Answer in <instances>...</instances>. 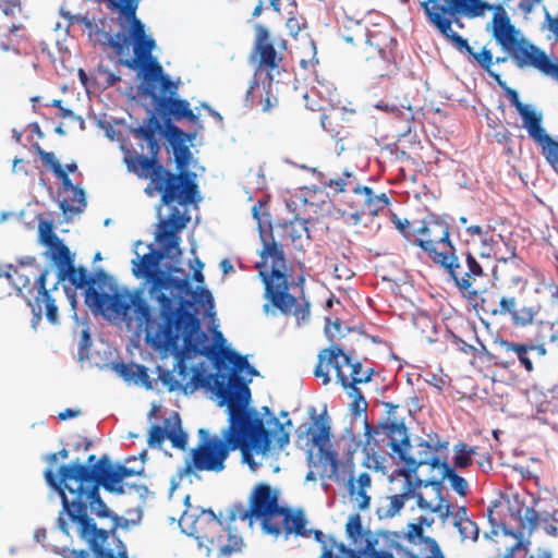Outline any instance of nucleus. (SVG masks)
Returning <instances> with one entry per match:
<instances>
[{"label":"nucleus","mask_w":558,"mask_h":558,"mask_svg":"<svg viewBox=\"0 0 558 558\" xmlns=\"http://www.w3.org/2000/svg\"><path fill=\"white\" fill-rule=\"evenodd\" d=\"M140 1L112 2L119 9V25L125 32H118L112 35L97 28L94 33L96 41L104 49H111L122 65L136 66L141 59L153 54L156 48L155 39L146 34L144 23L136 15Z\"/></svg>","instance_id":"8"},{"label":"nucleus","mask_w":558,"mask_h":558,"mask_svg":"<svg viewBox=\"0 0 558 558\" xmlns=\"http://www.w3.org/2000/svg\"><path fill=\"white\" fill-rule=\"evenodd\" d=\"M53 551L63 558H89V554L87 550L81 549H70L68 547L59 548L54 547Z\"/></svg>","instance_id":"55"},{"label":"nucleus","mask_w":558,"mask_h":558,"mask_svg":"<svg viewBox=\"0 0 558 558\" xmlns=\"http://www.w3.org/2000/svg\"><path fill=\"white\" fill-rule=\"evenodd\" d=\"M413 500L421 510L436 513L444 523L453 514L452 505L442 497L440 481L429 480L423 490L415 492Z\"/></svg>","instance_id":"23"},{"label":"nucleus","mask_w":558,"mask_h":558,"mask_svg":"<svg viewBox=\"0 0 558 558\" xmlns=\"http://www.w3.org/2000/svg\"><path fill=\"white\" fill-rule=\"evenodd\" d=\"M217 397L220 399L219 405L227 404L228 426L221 432V437H209L206 429L201 428L198 434L201 439L191 450V459L178 473L179 478L195 472H215L219 473L226 469V460L231 451L240 450L243 462L251 469L257 465L254 454L265 456L270 450L271 437L278 448L282 449L290 441L289 433L284 430L283 424L270 412L269 408L264 407L269 430L265 428L262 417L255 409L248 408L251 401V390L247 384H236L232 386L222 381L218 386Z\"/></svg>","instance_id":"2"},{"label":"nucleus","mask_w":558,"mask_h":558,"mask_svg":"<svg viewBox=\"0 0 558 558\" xmlns=\"http://www.w3.org/2000/svg\"><path fill=\"white\" fill-rule=\"evenodd\" d=\"M308 220L295 218L275 227L280 242H290L295 248L303 247V238L310 239Z\"/></svg>","instance_id":"30"},{"label":"nucleus","mask_w":558,"mask_h":558,"mask_svg":"<svg viewBox=\"0 0 558 558\" xmlns=\"http://www.w3.org/2000/svg\"><path fill=\"white\" fill-rule=\"evenodd\" d=\"M307 27L305 17L296 10L289 12L286 20V28L291 37L296 38L298 35Z\"/></svg>","instance_id":"49"},{"label":"nucleus","mask_w":558,"mask_h":558,"mask_svg":"<svg viewBox=\"0 0 558 558\" xmlns=\"http://www.w3.org/2000/svg\"><path fill=\"white\" fill-rule=\"evenodd\" d=\"M113 369L126 381L133 379L145 380L148 378L147 368L144 365L119 362L114 364Z\"/></svg>","instance_id":"42"},{"label":"nucleus","mask_w":558,"mask_h":558,"mask_svg":"<svg viewBox=\"0 0 558 558\" xmlns=\"http://www.w3.org/2000/svg\"><path fill=\"white\" fill-rule=\"evenodd\" d=\"M340 385L344 389H354L359 384L371 381L374 371L372 368L363 369L360 362H353L350 359L344 373H340Z\"/></svg>","instance_id":"34"},{"label":"nucleus","mask_w":558,"mask_h":558,"mask_svg":"<svg viewBox=\"0 0 558 558\" xmlns=\"http://www.w3.org/2000/svg\"><path fill=\"white\" fill-rule=\"evenodd\" d=\"M494 316L508 317L514 327L524 328L535 323L541 305L536 302L524 301L507 292L499 299L498 307L489 311Z\"/></svg>","instance_id":"21"},{"label":"nucleus","mask_w":558,"mask_h":558,"mask_svg":"<svg viewBox=\"0 0 558 558\" xmlns=\"http://www.w3.org/2000/svg\"><path fill=\"white\" fill-rule=\"evenodd\" d=\"M330 438V427L323 421L316 418L311 425L300 426L298 429V440L300 446L318 448L320 460L329 465L328 477L338 480L339 460L336 450L325 449Z\"/></svg>","instance_id":"19"},{"label":"nucleus","mask_w":558,"mask_h":558,"mask_svg":"<svg viewBox=\"0 0 558 558\" xmlns=\"http://www.w3.org/2000/svg\"><path fill=\"white\" fill-rule=\"evenodd\" d=\"M433 522H434L433 519H428L426 517H421L418 519L417 523H409L408 524V530L404 534V537L410 543H413V544L418 543L420 541L423 539V533H424L423 525L430 526L433 524Z\"/></svg>","instance_id":"48"},{"label":"nucleus","mask_w":558,"mask_h":558,"mask_svg":"<svg viewBox=\"0 0 558 558\" xmlns=\"http://www.w3.org/2000/svg\"><path fill=\"white\" fill-rule=\"evenodd\" d=\"M50 274L48 268H45L38 276L33 275L35 286L32 283V276L27 274L25 267L9 265L7 271L0 274V299L10 296V288H14L19 295H24V291L32 293L36 289L37 294L34 300H28L27 304L31 306L33 315L36 320L41 318L45 313L46 318L51 324L59 323L58 306L56 300L51 295V291L58 289L59 281L54 282L51 288H47L46 281Z\"/></svg>","instance_id":"12"},{"label":"nucleus","mask_w":558,"mask_h":558,"mask_svg":"<svg viewBox=\"0 0 558 558\" xmlns=\"http://www.w3.org/2000/svg\"><path fill=\"white\" fill-rule=\"evenodd\" d=\"M345 532L349 538H351L354 543L359 541V538L363 535V527L361 518L359 514L351 515L345 524Z\"/></svg>","instance_id":"53"},{"label":"nucleus","mask_w":558,"mask_h":558,"mask_svg":"<svg viewBox=\"0 0 558 558\" xmlns=\"http://www.w3.org/2000/svg\"><path fill=\"white\" fill-rule=\"evenodd\" d=\"M34 147L41 162L50 168L61 181V193L64 196L59 202V207L62 213L65 216L83 213L87 205L84 190L72 183L69 174L63 170L53 153L44 150L38 144H35Z\"/></svg>","instance_id":"17"},{"label":"nucleus","mask_w":558,"mask_h":558,"mask_svg":"<svg viewBox=\"0 0 558 558\" xmlns=\"http://www.w3.org/2000/svg\"><path fill=\"white\" fill-rule=\"evenodd\" d=\"M3 3V15L15 16L16 13H21L22 7L20 0H1Z\"/></svg>","instance_id":"58"},{"label":"nucleus","mask_w":558,"mask_h":558,"mask_svg":"<svg viewBox=\"0 0 558 558\" xmlns=\"http://www.w3.org/2000/svg\"><path fill=\"white\" fill-rule=\"evenodd\" d=\"M495 365L509 369L515 365L514 342L499 339L495 341Z\"/></svg>","instance_id":"38"},{"label":"nucleus","mask_w":558,"mask_h":558,"mask_svg":"<svg viewBox=\"0 0 558 558\" xmlns=\"http://www.w3.org/2000/svg\"><path fill=\"white\" fill-rule=\"evenodd\" d=\"M506 96L521 117V126L527 136L541 148L542 155L548 163L558 156V142L554 140L544 126V114L535 106L523 104L519 94L511 87H506Z\"/></svg>","instance_id":"14"},{"label":"nucleus","mask_w":558,"mask_h":558,"mask_svg":"<svg viewBox=\"0 0 558 558\" xmlns=\"http://www.w3.org/2000/svg\"><path fill=\"white\" fill-rule=\"evenodd\" d=\"M473 59L485 70L488 72V74L501 86L505 90L507 86V83L501 81V77L499 74L493 72L490 70L493 65V54L490 50L486 49L485 47L482 49L481 52H475L472 49V53H469Z\"/></svg>","instance_id":"44"},{"label":"nucleus","mask_w":558,"mask_h":558,"mask_svg":"<svg viewBox=\"0 0 558 558\" xmlns=\"http://www.w3.org/2000/svg\"><path fill=\"white\" fill-rule=\"evenodd\" d=\"M342 38L351 45H363L364 57L369 69L383 75V71L391 63L392 53L390 49L380 47V40L377 35H368L367 27L361 22L352 26H345Z\"/></svg>","instance_id":"18"},{"label":"nucleus","mask_w":558,"mask_h":558,"mask_svg":"<svg viewBox=\"0 0 558 558\" xmlns=\"http://www.w3.org/2000/svg\"><path fill=\"white\" fill-rule=\"evenodd\" d=\"M44 476L61 498L57 522L63 534L70 536L72 523L88 543L94 558H129L126 546L113 532L118 517L99 495L100 486L110 493H124L119 471L106 456L92 468L76 460L62 464L58 474L49 468Z\"/></svg>","instance_id":"1"},{"label":"nucleus","mask_w":558,"mask_h":558,"mask_svg":"<svg viewBox=\"0 0 558 558\" xmlns=\"http://www.w3.org/2000/svg\"><path fill=\"white\" fill-rule=\"evenodd\" d=\"M170 423L171 418L165 421L163 428L160 425H153L149 428L147 444L150 448L159 447L162 445L165 439H168Z\"/></svg>","instance_id":"47"},{"label":"nucleus","mask_w":558,"mask_h":558,"mask_svg":"<svg viewBox=\"0 0 558 558\" xmlns=\"http://www.w3.org/2000/svg\"><path fill=\"white\" fill-rule=\"evenodd\" d=\"M393 222H395V226L396 228L399 230V232L408 240V241H413V239L415 238V233H414V230H412L411 228V223L409 220L407 219H400V218H395L393 219Z\"/></svg>","instance_id":"54"},{"label":"nucleus","mask_w":558,"mask_h":558,"mask_svg":"<svg viewBox=\"0 0 558 558\" xmlns=\"http://www.w3.org/2000/svg\"><path fill=\"white\" fill-rule=\"evenodd\" d=\"M412 244L420 247L436 266L456 247L450 239V227L441 218L430 215L414 229Z\"/></svg>","instance_id":"15"},{"label":"nucleus","mask_w":558,"mask_h":558,"mask_svg":"<svg viewBox=\"0 0 558 558\" xmlns=\"http://www.w3.org/2000/svg\"><path fill=\"white\" fill-rule=\"evenodd\" d=\"M190 218L180 213L177 207H173L168 219L159 223L161 235H173L185 228Z\"/></svg>","instance_id":"39"},{"label":"nucleus","mask_w":558,"mask_h":558,"mask_svg":"<svg viewBox=\"0 0 558 558\" xmlns=\"http://www.w3.org/2000/svg\"><path fill=\"white\" fill-rule=\"evenodd\" d=\"M350 397L353 398L352 407L355 412L366 410L367 403L359 388L351 389Z\"/></svg>","instance_id":"57"},{"label":"nucleus","mask_w":558,"mask_h":558,"mask_svg":"<svg viewBox=\"0 0 558 558\" xmlns=\"http://www.w3.org/2000/svg\"><path fill=\"white\" fill-rule=\"evenodd\" d=\"M375 108L383 110L388 113L398 114L401 113L400 108L396 104H389L385 100H380L375 105Z\"/></svg>","instance_id":"63"},{"label":"nucleus","mask_w":558,"mask_h":558,"mask_svg":"<svg viewBox=\"0 0 558 558\" xmlns=\"http://www.w3.org/2000/svg\"><path fill=\"white\" fill-rule=\"evenodd\" d=\"M255 40L253 52L257 56V65L267 74L278 69L283 61V52L287 50V41L283 38H274L269 29L260 24L254 25Z\"/></svg>","instance_id":"20"},{"label":"nucleus","mask_w":558,"mask_h":558,"mask_svg":"<svg viewBox=\"0 0 558 558\" xmlns=\"http://www.w3.org/2000/svg\"><path fill=\"white\" fill-rule=\"evenodd\" d=\"M342 114L335 110L323 114L320 118V124L323 129L336 141H343L349 136V131L342 124Z\"/></svg>","instance_id":"37"},{"label":"nucleus","mask_w":558,"mask_h":558,"mask_svg":"<svg viewBox=\"0 0 558 558\" xmlns=\"http://www.w3.org/2000/svg\"><path fill=\"white\" fill-rule=\"evenodd\" d=\"M190 329L191 333L190 330H179L178 337L171 345L159 344L155 333L144 329L147 341H150L157 349L169 351L175 355L174 369L166 371L160 375L162 384L169 391L181 389L187 395L203 387L213 390L217 396L221 381L233 387L234 380L236 387H240V384L248 385L250 381L240 375L242 372L257 374L246 356L228 348L217 351L216 347L208 342V337L201 329L198 319L197 327Z\"/></svg>","instance_id":"3"},{"label":"nucleus","mask_w":558,"mask_h":558,"mask_svg":"<svg viewBox=\"0 0 558 558\" xmlns=\"http://www.w3.org/2000/svg\"><path fill=\"white\" fill-rule=\"evenodd\" d=\"M494 137L498 144L506 145L511 142L512 134L509 130L502 128L500 131L495 133Z\"/></svg>","instance_id":"64"},{"label":"nucleus","mask_w":558,"mask_h":558,"mask_svg":"<svg viewBox=\"0 0 558 558\" xmlns=\"http://www.w3.org/2000/svg\"><path fill=\"white\" fill-rule=\"evenodd\" d=\"M68 280L76 289L86 288L85 302L94 311L112 319H119L130 327V317L128 311L135 306L140 317L144 318L147 314V307L136 294H129L126 289H116L112 294L98 292L95 289L97 283L102 288L109 280V276L99 269L95 276H89L84 267H75L71 264L65 268Z\"/></svg>","instance_id":"10"},{"label":"nucleus","mask_w":558,"mask_h":558,"mask_svg":"<svg viewBox=\"0 0 558 558\" xmlns=\"http://www.w3.org/2000/svg\"><path fill=\"white\" fill-rule=\"evenodd\" d=\"M260 101L263 111H270L278 104L277 98L271 97L269 89L265 90V98H263Z\"/></svg>","instance_id":"62"},{"label":"nucleus","mask_w":558,"mask_h":558,"mask_svg":"<svg viewBox=\"0 0 558 558\" xmlns=\"http://www.w3.org/2000/svg\"><path fill=\"white\" fill-rule=\"evenodd\" d=\"M38 240L47 248L57 244L61 239L54 232V226L51 220H40L38 223Z\"/></svg>","instance_id":"45"},{"label":"nucleus","mask_w":558,"mask_h":558,"mask_svg":"<svg viewBox=\"0 0 558 558\" xmlns=\"http://www.w3.org/2000/svg\"><path fill=\"white\" fill-rule=\"evenodd\" d=\"M415 497V484L409 475L404 476V484L401 493L387 497V505L381 507L378 512L380 517L393 518L399 514L404 505Z\"/></svg>","instance_id":"32"},{"label":"nucleus","mask_w":558,"mask_h":558,"mask_svg":"<svg viewBox=\"0 0 558 558\" xmlns=\"http://www.w3.org/2000/svg\"><path fill=\"white\" fill-rule=\"evenodd\" d=\"M510 519L517 523L518 532L521 536L531 535L538 526L550 536H558V519L555 514L547 513L544 517L532 507L514 500L509 505Z\"/></svg>","instance_id":"22"},{"label":"nucleus","mask_w":558,"mask_h":558,"mask_svg":"<svg viewBox=\"0 0 558 558\" xmlns=\"http://www.w3.org/2000/svg\"><path fill=\"white\" fill-rule=\"evenodd\" d=\"M445 5L438 4L435 0H425L422 2L424 11L429 21L447 38L454 33L451 20L445 17L446 14L461 13L465 10V0H444Z\"/></svg>","instance_id":"25"},{"label":"nucleus","mask_w":558,"mask_h":558,"mask_svg":"<svg viewBox=\"0 0 558 558\" xmlns=\"http://www.w3.org/2000/svg\"><path fill=\"white\" fill-rule=\"evenodd\" d=\"M453 525L458 529L462 539L476 541L478 538V527L472 520L453 522Z\"/></svg>","instance_id":"52"},{"label":"nucleus","mask_w":558,"mask_h":558,"mask_svg":"<svg viewBox=\"0 0 558 558\" xmlns=\"http://www.w3.org/2000/svg\"><path fill=\"white\" fill-rule=\"evenodd\" d=\"M449 39L459 50L464 49L468 53H472V47L469 45L468 40L460 36L458 33L454 32L453 34H451Z\"/></svg>","instance_id":"61"},{"label":"nucleus","mask_w":558,"mask_h":558,"mask_svg":"<svg viewBox=\"0 0 558 558\" xmlns=\"http://www.w3.org/2000/svg\"><path fill=\"white\" fill-rule=\"evenodd\" d=\"M542 412L544 422L558 432V399L547 401Z\"/></svg>","instance_id":"51"},{"label":"nucleus","mask_w":558,"mask_h":558,"mask_svg":"<svg viewBox=\"0 0 558 558\" xmlns=\"http://www.w3.org/2000/svg\"><path fill=\"white\" fill-rule=\"evenodd\" d=\"M453 465L454 469H466L473 463V456L477 453L476 447H470L464 442H458L453 446Z\"/></svg>","instance_id":"40"},{"label":"nucleus","mask_w":558,"mask_h":558,"mask_svg":"<svg viewBox=\"0 0 558 558\" xmlns=\"http://www.w3.org/2000/svg\"><path fill=\"white\" fill-rule=\"evenodd\" d=\"M465 232L471 236L476 235L480 238L482 247L484 250L481 254L482 256H489L490 251L498 243V241L495 239V235L490 232V230H485L480 225H472L466 227Z\"/></svg>","instance_id":"41"},{"label":"nucleus","mask_w":558,"mask_h":558,"mask_svg":"<svg viewBox=\"0 0 558 558\" xmlns=\"http://www.w3.org/2000/svg\"><path fill=\"white\" fill-rule=\"evenodd\" d=\"M338 194L336 203L342 215L352 219L357 225L364 217H376L390 204L386 193H375L374 190L360 182L351 172H343L337 179H330L325 183Z\"/></svg>","instance_id":"11"},{"label":"nucleus","mask_w":558,"mask_h":558,"mask_svg":"<svg viewBox=\"0 0 558 558\" xmlns=\"http://www.w3.org/2000/svg\"><path fill=\"white\" fill-rule=\"evenodd\" d=\"M318 558H361L353 549L347 548L343 543L331 547H324Z\"/></svg>","instance_id":"50"},{"label":"nucleus","mask_w":558,"mask_h":558,"mask_svg":"<svg viewBox=\"0 0 558 558\" xmlns=\"http://www.w3.org/2000/svg\"><path fill=\"white\" fill-rule=\"evenodd\" d=\"M342 329V323L340 319H336L331 323L329 318L326 319L325 333L327 338L333 342V338L336 333H340Z\"/></svg>","instance_id":"59"},{"label":"nucleus","mask_w":558,"mask_h":558,"mask_svg":"<svg viewBox=\"0 0 558 558\" xmlns=\"http://www.w3.org/2000/svg\"><path fill=\"white\" fill-rule=\"evenodd\" d=\"M493 36L502 50L509 52L522 38L508 16L494 19Z\"/></svg>","instance_id":"33"},{"label":"nucleus","mask_w":558,"mask_h":558,"mask_svg":"<svg viewBox=\"0 0 558 558\" xmlns=\"http://www.w3.org/2000/svg\"><path fill=\"white\" fill-rule=\"evenodd\" d=\"M350 359L351 356L338 343L332 342L328 348L318 352L317 364L313 372L314 376L320 378L323 385H328L331 381L329 369L332 368L340 384V373H344Z\"/></svg>","instance_id":"24"},{"label":"nucleus","mask_w":558,"mask_h":558,"mask_svg":"<svg viewBox=\"0 0 558 558\" xmlns=\"http://www.w3.org/2000/svg\"><path fill=\"white\" fill-rule=\"evenodd\" d=\"M165 258L162 251L151 250L141 258L133 259V275L136 278H145L149 283V295L159 304V312L153 313V308L143 296L142 290L129 291V294H136L147 307L144 318L140 317L136 307L128 311L130 327L134 324L138 329H147L155 333L157 342L162 345L174 343L178 331L190 330L197 327V317L184 306L183 296L190 292L187 279L174 278L163 270L157 269L159 263Z\"/></svg>","instance_id":"6"},{"label":"nucleus","mask_w":558,"mask_h":558,"mask_svg":"<svg viewBox=\"0 0 558 558\" xmlns=\"http://www.w3.org/2000/svg\"><path fill=\"white\" fill-rule=\"evenodd\" d=\"M131 132L140 142H146L147 156L140 154L135 148H123V162L129 172L140 179L149 180L145 193L149 196L159 194L165 205L177 203L186 206L195 203L198 185L196 173L189 169L193 154L187 145L194 138V134L185 133L174 124L167 125L166 136L178 170L172 172L159 160L160 145L157 135L162 133V128L154 113Z\"/></svg>","instance_id":"4"},{"label":"nucleus","mask_w":558,"mask_h":558,"mask_svg":"<svg viewBox=\"0 0 558 558\" xmlns=\"http://www.w3.org/2000/svg\"><path fill=\"white\" fill-rule=\"evenodd\" d=\"M527 279L523 276H520V275H514V276H511L510 279H509V282H508V288L511 289L513 288L515 292H518L519 294H522L525 292L526 288H527Z\"/></svg>","instance_id":"56"},{"label":"nucleus","mask_w":558,"mask_h":558,"mask_svg":"<svg viewBox=\"0 0 558 558\" xmlns=\"http://www.w3.org/2000/svg\"><path fill=\"white\" fill-rule=\"evenodd\" d=\"M372 488V477L367 471L361 472L357 476L350 474L347 483V489L352 501H354L360 510L369 507L371 495L368 489Z\"/></svg>","instance_id":"29"},{"label":"nucleus","mask_w":558,"mask_h":558,"mask_svg":"<svg viewBox=\"0 0 558 558\" xmlns=\"http://www.w3.org/2000/svg\"><path fill=\"white\" fill-rule=\"evenodd\" d=\"M439 474V480L441 483L442 481L447 480L450 484V487L461 497H465L469 494V484L465 481L464 477L460 476L456 469L452 468L448 462L447 459L445 462L440 465V468L437 470Z\"/></svg>","instance_id":"36"},{"label":"nucleus","mask_w":558,"mask_h":558,"mask_svg":"<svg viewBox=\"0 0 558 558\" xmlns=\"http://www.w3.org/2000/svg\"><path fill=\"white\" fill-rule=\"evenodd\" d=\"M160 239L167 240V243L163 245L165 250H177L178 253L181 254V251L179 248L180 238L177 235V233H173V235H161V231H159L158 240Z\"/></svg>","instance_id":"60"},{"label":"nucleus","mask_w":558,"mask_h":558,"mask_svg":"<svg viewBox=\"0 0 558 558\" xmlns=\"http://www.w3.org/2000/svg\"><path fill=\"white\" fill-rule=\"evenodd\" d=\"M7 19H0V23H3L2 28H8L9 32L0 38V48L5 52H13L20 54L26 50L28 44V35L25 27L22 24L15 25L14 23H8Z\"/></svg>","instance_id":"31"},{"label":"nucleus","mask_w":558,"mask_h":558,"mask_svg":"<svg viewBox=\"0 0 558 558\" xmlns=\"http://www.w3.org/2000/svg\"><path fill=\"white\" fill-rule=\"evenodd\" d=\"M168 439L171 441L172 447L185 450L187 445V435L182 430L181 420L177 413H174L171 418Z\"/></svg>","instance_id":"43"},{"label":"nucleus","mask_w":558,"mask_h":558,"mask_svg":"<svg viewBox=\"0 0 558 558\" xmlns=\"http://www.w3.org/2000/svg\"><path fill=\"white\" fill-rule=\"evenodd\" d=\"M508 54L519 68L533 66L543 73L551 62L542 50L536 48L534 45L529 44L523 38L508 52Z\"/></svg>","instance_id":"27"},{"label":"nucleus","mask_w":558,"mask_h":558,"mask_svg":"<svg viewBox=\"0 0 558 558\" xmlns=\"http://www.w3.org/2000/svg\"><path fill=\"white\" fill-rule=\"evenodd\" d=\"M282 508L277 493L268 484L260 483L252 490L247 507L234 502L219 515L211 509H203L198 514L186 509L179 522L183 531L194 536L208 554L216 553L217 557L227 558L244 546L242 536L236 532L238 520L247 521L250 527L254 520H259L266 533L278 536L280 529L275 520L282 513Z\"/></svg>","instance_id":"5"},{"label":"nucleus","mask_w":558,"mask_h":558,"mask_svg":"<svg viewBox=\"0 0 558 558\" xmlns=\"http://www.w3.org/2000/svg\"><path fill=\"white\" fill-rule=\"evenodd\" d=\"M263 250L260 257L263 264L270 260V270H259L258 275L264 283V298L267 302L263 305L266 314L278 311L284 316H294L299 324L308 319L310 303L306 299L301 300L290 293L292 283L286 274L287 260L282 250V242L275 240L272 232L268 235L260 233Z\"/></svg>","instance_id":"7"},{"label":"nucleus","mask_w":558,"mask_h":558,"mask_svg":"<svg viewBox=\"0 0 558 558\" xmlns=\"http://www.w3.org/2000/svg\"><path fill=\"white\" fill-rule=\"evenodd\" d=\"M281 511L282 513L275 520L280 529V534L284 533L286 537L290 534L303 537L312 535V530L306 529L307 520L302 510H292L283 507Z\"/></svg>","instance_id":"28"},{"label":"nucleus","mask_w":558,"mask_h":558,"mask_svg":"<svg viewBox=\"0 0 558 558\" xmlns=\"http://www.w3.org/2000/svg\"><path fill=\"white\" fill-rule=\"evenodd\" d=\"M374 433L384 436L383 440L387 441L386 447L390 448V456L393 460H397L400 454H404V450L409 447L408 429L401 421L387 418L378 424Z\"/></svg>","instance_id":"26"},{"label":"nucleus","mask_w":558,"mask_h":558,"mask_svg":"<svg viewBox=\"0 0 558 558\" xmlns=\"http://www.w3.org/2000/svg\"><path fill=\"white\" fill-rule=\"evenodd\" d=\"M124 66L138 71V76L142 78L137 86L138 95L150 100V104L166 119V126L171 124V119L197 121L198 118L190 108L187 100L173 98L178 90V84L163 74L161 64L153 54L141 59L136 66Z\"/></svg>","instance_id":"9"},{"label":"nucleus","mask_w":558,"mask_h":558,"mask_svg":"<svg viewBox=\"0 0 558 558\" xmlns=\"http://www.w3.org/2000/svg\"><path fill=\"white\" fill-rule=\"evenodd\" d=\"M428 440H421L415 446L411 442L396 460L402 466V473L410 476L422 465H428L432 470H438L447 459L449 441L440 439L437 435L428 436Z\"/></svg>","instance_id":"16"},{"label":"nucleus","mask_w":558,"mask_h":558,"mask_svg":"<svg viewBox=\"0 0 558 558\" xmlns=\"http://www.w3.org/2000/svg\"><path fill=\"white\" fill-rule=\"evenodd\" d=\"M453 281L454 288L469 302L476 301L485 291L488 274L472 252L458 253L454 247L438 265Z\"/></svg>","instance_id":"13"},{"label":"nucleus","mask_w":558,"mask_h":558,"mask_svg":"<svg viewBox=\"0 0 558 558\" xmlns=\"http://www.w3.org/2000/svg\"><path fill=\"white\" fill-rule=\"evenodd\" d=\"M51 259L60 267L65 269L73 264L69 247L61 241L48 248Z\"/></svg>","instance_id":"46"},{"label":"nucleus","mask_w":558,"mask_h":558,"mask_svg":"<svg viewBox=\"0 0 558 558\" xmlns=\"http://www.w3.org/2000/svg\"><path fill=\"white\" fill-rule=\"evenodd\" d=\"M514 353L515 362L518 361L527 373H532L534 371L532 354L536 353L538 356L543 357L546 355L547 351L544 344L514 342Z\"/></svg>","instance_id":"35"}]
</instances>
